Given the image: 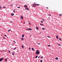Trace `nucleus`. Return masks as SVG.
I'll return each mask as SVG.
<instances>
[{
  "mask_svg": "<svg viewBox=\"0 0 62 62\" xmlns=\"http://www.w3.org/2000/svg\"><path fill=\"white\" fill-rule=\"evenodd\" d=\"M40 54V52H39V50H37L36 52V54Z\"/></svg>",
  "mask_w": 62,
  "mask_h": 62,
  "instance_id": "1",
  "label": "nucleus"
},
{
  "mask_svg": "<svg viewBox=\"0 0 62 62\" xmlns=\"http://www.w3.org/2000/svg\"><path fill=\"white\" fill-rule=\"evenodd\" d=\"M36 4L34 3V4H32V6L33 7H36Z\"/></svg>",
  "mask_w": 62,
  "mask_h": 62,
  "instance_id": "2",
  "label": "nucleus"
},
{
  "mask_svg": "<svg viewBox=\"0 0 62 62\" xmlns=\"http://www.w3.org/2000/svg\"><path fill=\"white\" fill-rule=\"evenodd\" d=\"M4 58H2L0 59V62H1V61H2V60L4 59Z\"/></svg>",
  "mask_w": 62,
  "mask_h": 62,
  "instance_id": "3",
  "label": "nucleus"
},
{
  "mask_svg": "<svg viewBox=\"0 0 62 62\" xmlns=\"http://www.w3.org/2000/svg\"><path fill=\"white\" fill-rule=\"evenodd\" d=\"M25 7V8H27V6L26 5H25L24 6Z\"/></svg>",
  "mask_w": 62,
  "mask_h": 62,
  "instance_id": "4",
  "label": "nucleus"
},
{
  "mask_svg": "<svg viewBox=\"0 0 62 62\" xmlns=\"http://www.w3.org/2000/svg\"><path fill=\"white\" fill-rule=\"evenodd\" d=\"M36 29H39V27H36Z\"/></svg>",
  "mask_w": 62,
  "mask_h": 62,
  "instance_id": "5",
  "label": "nucleus"
},
{
  "mask_svg": "<svg viewBox=\"0 0 62 62\" xmlns=\"http://www.w3.org/2000/svg\"><path fill=\"white\" fill-rule=\"evenodd\" d=\"M55 59L56 60H58V58L57 57L55 58Z\"/></svg>",
  "mask_w": 62,
  "mask_h": 62,
  "instance_id": "6",
  "label": "nucleus"
},
{
  "mask_svg": "<svg viewBox=\"0 0 62 62\" xmlns=\"http://www.w3.org/2000/svg\"><path fill=\"white\" fill-rule=\"evenodd\" d=\"M11 16H14V14L13 13H12L11 14Z\"/></svg>",
  "mask_w": 62,
  "mask_h": 62,
  "instance_id": "7",
  "label": "nucleus"
},
{
  "mask_svg": "<svg viewBox=\"0 0 62 62\" xmlns=\"http://www.w3.org/2000/svg\"><path fill=\"white\" fill-rule=\"evenodd\" d=\"M56 39H58V36H56Z\"/></svg>",
  "mask_w": 62,
  "mask_h": 62,
  "instance_id": "8",
  "label": "nucleus"
},
{
  "mask_svg": "<svg viewBox=\"0 0 62 62\" xmlns=\"http://www.w3.org/2000/svg\"><path fill=\"white\" fill-rule=\"evenodd\" d=\"M40 25H41V26H44V25H43V24H40Z\"/></svg>",
  "mask_w": 62,
  "mask_h": 62,
  "instance_id": "9",
  "label": "nucleus"
},
{
  "mask_svg": "<svg viewBox=\"0 0 62 62\" xmlns=\"http://www.w3.org/2000/svg\"><path fill=\"white\" fill-rule=\"evenodd\" d=\"M21 39V40H23V38H22Z\"/></svg>",
  "mask_w": 62,
  "mask_h": 62,
  "instance_id": "10",
  "label": "nucleus"
},
{
  "mask_svg": "<svg viewBox=\"0 0 62 62\" xmlns=\"http://www.w3.org/2000/svg\"><path fill=\"white\" fill-rule=\"evenodd\" d=\"M21 18L22 19V20H23V16H21Z\"/></svg>",
  "mask_w": 62,
  "mask_h": 62,
  "instance_id": "11",
  "label": "nucleus"
},
{
  "mask_svg": "<svg viewBox=\"0 0 62 62\" xmlns=\"http://www.w3.org/2000/svg\"><path fill=\"white\" fill-rule=\"evenodd\" d=\"M31 49L32 50H33V51H35V50H34V48H32Z\"/></svg>",
  "mask_w": 62,
  "mask_h": 62,
  "instance_id": "12",
  "label": "nucleus"
},
{
  "mask_svg": "<svg viewBox=\"0 0 62 62\" xmlns=\"http://www.w3.org/2000/svg\"><path fill=\"white\" fill-rule=\"evenodd\" d=\"M25 9H27V10H29V9H28V8H25Z\"/></svg>",
  "mask_w": 62,
  "mask_h": 62,
  "instance_id": "13",
  "label": "nucleus"
},
{
  "mask_svg": "<svg viewBox=\"0 0 62 62\" xmlns=\"http://www.w3.org/2000/svg\"><path fill=\"white\" fill-rule=\"evenodd\" d=\"M24 37V34H23L22 35V37L23 38V37Z\"/></svg>",
  "mask_w": 62,
  "mask_h": 62,
  "instance_id": "14",
  "label": "nucleus"
},
{
  "mask_svg": "<svg viewBox=\"0 0 62 62\" xmlns=\"http://www.w3.org/2000/svg\"><path fill=\"white\" fill-rule=\"evenodd\" d=\"M12 55H14V52H13V53H12Z\"/></svg>",
  "mask_w": 62,
  "mask_h": 62,
  "instance_id": "15",
  "label": "nucleus"
},
{
  "mask_svg": "<svg viewBox=\"0 0 62 62\" xmlns=\"http://www.w3.org/2000/svg\"><path fill=\"white\" fill-rule=\"evenodd\" d=\"M36 6H39V5H39V4H36Z\"/></svg>",
  "mask_w": 62,
  "mask_h": 62,
  "instance_id": "16",
  "label": "nucleus"
},
{
  "mask_svg": "<svg viewBox=\"0 0 62 62\" xmlns=\"http://www.w3.org/2000/svg\"><path fill=\"white\" fill-rule=\"evenodd\" d=\"M2 38L3 39H5L6 38H5V37H2Z\"/></svg>",
  "mask_w": 62,
  "mask_h": 62,
  "instance_id": "17",
  "label": "nucleus"
},
{
  "mask_svg": "<svg viewBox=\"0 0 62 62\" xmlns=\"http://www.w3.org/2000/svg\"><path fill=\"white\" fill-rule=\"evenodd\" d=\"M32 30V29H31V28L29 29V30Z\"/></svg>",
  "mask_w": 62,
  "mask_h": 62,
  "instance_id": "18",
  "label": "nucleus"
},
{
  "mask_svg": "<svg viewBox=\"0 0 62 62\" xmlns=\"http://www.w3.org/2000/svg\"><path fill=\"white\" fill-rule=\"evenodd\" d=\"M3 8H6V7H3Z\"/></svg>",
  "mask_w": 62,
  "mask_h": 62,
  "instance_id": "19",
  "label": "nucleus"
},
{
  "mask_svg": "<svg viewBox=\"0 0 62 62\" xmlns=\"http://www.w3.org/2000/svg\"><path fill=\"white\" fill-rule=\"evenodd\" d=\"M7 59H8V58L6 59V62H7Z\"/></svg>",
  "mask_w": 62,
  "mask_h": 62,
  "instance_id": "20",
  "label": "nucleus"
},
{
  "mask_svg": "<svg viewBox=\"0 0 62 62\" xmlns=\"http://www.w3.org/2000/svg\"><path fill=\"white\" fill-rule=\"evenodd\" d=\"M62 14H60L59 15V16H62Z\"/></svg>",
  "mask_w": 62,
  "mask_h": 62,
  "instance_id": "21",
  "label": "nucleus"
},
{
  "mask_svg": "<svg viewBox=\"0 0 62 62\" xmlns=\"http://www.w3.org/2000/svg\"><path fill=\"white\" fill-rule=\"evenodd\" d=\"M11 31V30H8V32H9V31Z\"/></svg>",
  "mask_w": 62,
  "mask_h": 62,
  "instance_id": "22",
  "label": "nucleus"
},
{
  "mask_svg": "<svg viewBox=\"0 0 62 62\" xmlns=\"http://www.w3.org/2000/svg\"><path fill=\"white\" fill-rule=\"evenodd\" d=\"M42 29H43V30H45V29H44V28H42Z\"/></svg>",
  "mask_w": 62,
  "mask_h": 62,
  "instance_id": "23",
  "label": "nucleus"
},
{
  "mask_svg": "<svg viewBox=\"0 0 62 62\" xmlns=\"http://www.w3.org/2000/svg\"><path fill=\"white\" fill-rule=\"evenodd\" d=\"M16 49V47H15L14 48H13V50H15V49Z\"/></svg>",
  "mask_w": 62,
  "mask_h": 62,
  "instance_id": "24",
  "label": "nucleus"
},
{
  "mask_svg": "<svg viewBox=\"0 0 62 62\" xmlns=\"http://www.w3.org/2000/svg\"><path fill=\"white\" fill-rule=\"evenodd\" d=\"M38 57V56L37 55L35 57V58H37Z\"/></svg>",
  "mask_w": 62,
  "mask_h": 62,
  "instance_id": "25",
  "label": "nucleus"
},
{
  "mask_svg": "<svg viewBox=\"0 0 62 62\" xmlns=\"http://www.w3.org/2000/svg\"><path fill=\"white\" fill-rule=\"evenodd\" d=\"M41 59H42V58H43V56H42L41 57Z\"/></svg>",
  "mask_w": 62,
  "mask_h": 62,
  "instance_id": "26",
  "label": "nucleus"
},
{
  "mask_svg": "<svg viewBox=\"0 0 62 62\" xmlns=\"http://www.w3.org/2000/svg\"><path fill=\"white\" fill-rule=\"evenodd\" d=\"M22 47L23 48V46L22 45Z\"/></svg>",
  "mask_w": 62,
  "mask_h": 62,
  "instance_id": "27",
  "label": "nucleus"
},
{
  "mask_svg": "<svg viewBox=\"0 0 62 62\" xmlns=\"http://www.w3.org/2000/svg\"><path fill=\"white\" fill-rule=\"evenodd\" d=\"M58 46H61V45H60V44H58Z\"/></svg>",
  "mask_w": 62,
  "mask_h": 62,
  "instance_id": "28",
  "label": "nucleus"
},
{
  "mask_svg": "<svg viewBox=\"0 0 62 62\" xmlns=\"http://www.w3.org/2000/svg\"><path fill=\"white\" fill-rule=\"evenodd\" d=\"M4 36H5V37H7V35H4Z\"/></svg>",
  "mask_w": 62,
  "mask_h": 62,
  "instance_id": "29",
  "label": "nucleus"
},
{
  "mask_svg": "<svg viewBox=\"0 0 62 62\" xmlns=\"http://www.w3.org/2000/svg\"><path fill=\"white\" fill-rule=\"evenodd\" d=\"M13 5L12 4V5H10V6H13Z\"/></svg>",
  "mask_w": 62,
  "mask_h": 62,
  "instance_id": "30",
  "label": "nucleus"
},
{
  "mask_svg": "<svg viewBox=\"0 0 62 62\" xmlns=\"http://www.w3.org/2000/svg\"><path fill=\"white\" fill-rule=\"evenodd\" d=\"M8 52L9 54L10 53V51H9V50H8Z\"/></svg>",
  "mask_w": 62,
  "mask_h": 62,
  "instance_id": "31",
  "label": "nucleus"
},
{
  "mask_svg": "<svg viewBox=\"0 0 62 62\" xmlns=\"http://www.w3.org/2000/svg\"><path fill=\"white\" fill-rule=\"evenodd\" d=\"M40 62H42V60H41L40 61Z\"/></svg>",
  "mask_w": 62,
  "mask_h": 62,
  "instance_id": "32",
  "label": "nucleus"
},
{
  "mask_svg": "<svg viewBox=\"0 0 62 62\" xmlns=\"http://www.w3.org/2000/svg\"><path fill=\"white\" fill-rule=\"evenodd\" d=\"M47 37H48V38H50V37L49 36H47Z\"/></svg>",
  "mask_w": 62,
  "mask_h": 62,
  "instance_id": "33",
  "label": "nucleus"
},
{
  "mask_svg": "<svg viewBox=\"0 0 62 62\" xmlns=\"http://www.w3.org/2000/svg\"><path fill=\"white\" fill-rule=\"evenodd\" d=\"M17 8H20V7H17Z\"/></svg>",
  "mask_w": 62,
  "mask_h": 62,
  "instance_id": "34",
  "label": "nucleus"
},
{
  "mask_svg": "<svg viewBox=\"0 0 62 62\" xmlns=\"http://www.w3.org/2000/svg\"><path fill=\"white\" fill-rule=\"evenodd\" d=\"M26 30H29V29H26Z\"/></svg>",
  "mask_w": 62,
  "mask_h": 62,
  "instance_id": "35",
  "label": "nucleus"
},
{
  "mask_svg": "<svg viewBox=\"0 0 62 62\" xmlns=\"http://www.w3.org/2000/svg\"><path fill=\"white\" fill-rule=\"evenodd\" d=\"M59 40H60V41L61 40V39L60 38H59Z\"/></svg>",
  "mask_w": 62,
  "mask_h": 62,
  "instance_id": "36",
  "label": "nucleus"
},
{
  "mask_svg": "<svg viewBox=\"0 0 62 62\" xmlns=\"http://www.w3.org/2000/svg\"><path fill=\"white\" fill-rule=\"evenodd\" d=\"M48 46H49V47H50V45H48Z\"/></svg>",
  "mask_w": 62,
  "mask_h": 62,
  "instance_id": "37",
  "label": "nucleus"
},
{
  "mask_svg": "<svg viewBox=\"0 0 62 62\" xmlns=\"http://www.w3.org/2000/svg\"><path fill=\"white\" fill-rule=\"evenodd\" d=\"M14 41V42L15 43H16V42H15V41Z\"/></svg>",
  "mask_w": 62,
  "mask_h": 62,
  "instance_id": "38",
  "label": "nucleus"
},
{
  "mask_svg": "<svg viewBox=\"0 0 62 62\" xmlns=\"http://www.w3.org/2000/svg\"><path fill=\"white\" fill-rule=\"evenodd\" d=\"M41 23H43V21H41Z\"/></svg>",
  "mask_w": 62,
  "mask_h": 62,
  "instance_id": "39",
  "label": "nucleus"
},
{
  "mask_svg": "<svg viewBox=\"0 0 62 62\" xmlns=\"http://www.w3.org/2000/svg\"><path fill=\"white\" fill-rule=\"evenodd\" d=\"M40 57V56H39L38 57V58H39Z\"/></svg>",
  "mask_w": 62,
  "mask_h": 62,
  "instance_id": "40",
  "label": "nucleus"
},
{
  "mask_svg": "<svg viewBox=\"0 0 62 62\" xmlns=\"http://www.w3.org/2000/svg\"><path fill=\"white\" fill-rule=\"evenodd\" d=\"M13 12H15V11H14V10L13 11Z\"/></svg>",
  "mask_w": 62,
  "mask_h": 62,
  "instance_id": "41",
  "label": "nucleus"
},
{
  "mask_svg": "<svg viewBox=\"0 0 62 62\" xmlns=\"http://www.w3.org/2000/svg\"><path fill=\"white\" fill-rule=\"evenodd\" d=\"M3 51H4L5 52V50H3V51H2V52H3Z\"/></svg>",
  "mask_w": 62,
  "mask_h": 62,
  "instance_id": "42",
  "label": "nucleus"
},
{
  "mask_svg": "<svg viewBox=\"0 0 62 62\" xmlns=\"http://www.w3.org/2000/svg\"><path fill=\"white\" fill-rule=\"evenodd\" d=\"M1 6H0V8L1 9Z\"/></svg>",
  "mask_w": 62,
  "mask_h": 62,
  "instance_id": "43",
  "label": "nucleus"
},
{
  "mask_svg": "<svg viewBox=\"0 0 62 62\" xmlns=\"http://www.w3.org/2000/svg\"><path fill=\"white\" fill-rule=\"evenodd\" d=\"M46 8H47V9L49 8H48V7H46Z\"/></svg>",
  "mask_w": 62,
  "mask_h": 62,
  "instance_id": "44",
  "label": "nucleus"
},
{
  "mask_svg": "<svg viewBox=\"0 0 62 62\" xmlns=\"http://www.w3.org/2000/svg\"><path fill=\"white\" fill-rule=\"evenodd\" d=\"M31 49V48H29V50H30Z\"/></svg>",
  "mask_w": 62,
  "mask_h": 62,
  "instance_id": "45",
  "label": "nucleus"
},
{
  "mask_svg": "<svg viewBox=\"0 0 62 62\" xmlns=\"http://www.w3.org/2000/svg\"><path fill=\"white\" fill-rule=\"evenodd\" d=\"M49 15L50 16H51V15L50 14H49Z\"/></svg>",
  "mask_w": 62,
  "mask_h": 62,
  "instance_id": "46",
  "label": "nucleus"
},
{
  "mask_svg": "<svg viewBox=\"0 0 62 62\" xmlns=\"http://www.w3.org/2000/svg\"><path fill=\"white\" fill-rule=\"evenodd\" d=\"M38 44V45H40V44L39 43V44Z\"/></svg>",
  "mask_w": 62,
  "mask_h": 62,
  "instance_id": "47",
  "label": "nucleus"
},
{
  "mask_svg": "<svg viewBox=\"0 0 62 62\" xmlns=\"http://www.w3.org/2000/svg\"><path fill=\"white\" fill-rule=\"evenodd\" d=\"M16 6H18L17 5H16Z\"/></svg>",
  "mask_w": 62,
  "mask_h": 62,
  "instance_id": "48",
  "label": "nucleus"
},
{
  "mask_svg": "<svg viewBox=\"0 0 62 62\" xmlns=\"http://www.w3.org/2000/svg\"><path fill=\"white\" fill-rule=\"evenodd\" d=\"M14 10H16L15 9H14Z\"/></svg>",
  "mask_w": 62,
  "mask_h": 62,
  "instance_id": "49",
  "label": "nucleus"
},
{
  "mask_svg": "<svg viewBox=\"0 0 62 62\" xmlns=\"http://www.w3.org/2000/svg\"><path fill=\"white\" fill-rule=\"evenodd\" d=\"M50 17H48V19H50Z\"/></svg>",
  "mask_w": 62,
  "mask_h": 62,
  "instance_id": "50",
  "label": "nucleus"
},
{
  "mask_svg": "<svg viewBox=\"0 0 62 62\" xmlns=\"http://www.w3.org/2000/svg\"><path fill=\"white\" fill-rule=\"evenodd\" d=\"M29 24H31L30 23H29Z\"/></svg>",
  "mask_w": 62,
  "mask_h": 62,
  "instance_id": "51",
  "label": "nucleus"
},
{
  "mask_svg": "<svg viewBox=\"0 0 62 62\" xmlns=\"http://www.w3.org/2000/svg\"><path fill=\"white\" fill-rule=\"evenodd\" d=\"M11 23H12V21H11Z\"/></svg>",
  "mask_w": 62,
  "mask_h": 62,
  "instance_id": "52",
  "label": "nucleus"
},
{
  "mask_svg": "<svg viewBox=\"0 0 62 62\" xmlns=\"http://www.w3.org/2000/svg\"><path fill=\"white\" fill-rule=\"evenodd\" d=\"M24 24H25V22H24Z\"/></svg>",
  "mask_w": 62,
  "mask_h": 62,
  "instance_id": "53",
  "label": "nucleus"
},
{
  "mask_svg": "<svg viewBox=\"0 0 62 62\" xmlns=\"http://www.w3.org/2000/svg\"><path fill=\"white\" fill-rule=\"evenodd\" d=\"M29 23H30V22H29Z\"/></svg>",
  "mask_w": 62,
  "mask_h": 62,
  "instance_id": "54",
  "label": "nucleus"
},
{
  "mask_svg": "<svg viewBox=\"0 0 62 62\" xmlns=\"http://www.w3.org/2000/svg\"><path fill=\"white\" fill-rule=\"evenodd\" d=\"M0 20H1V19H0Z\"/></svg>",
  "mask_w": 62,
  "mask_h": 62,
  "instance_id": "55",
  "label": "nucleus"
},
{
  "mask_svg": "<svg viewBox=\"0 0 62 62\" xmlns=\"http://www.w3.org/2000/svg\"><path fill=\"white\" fill-rule=\"evenodd\" d=\"M34 3H35V2H34Z\"/></svg>",
  "mask_w": 62,
  "mask_h": 62,
  "instance_id": "56",
  "label": "nucleus"
}]
</instances>
